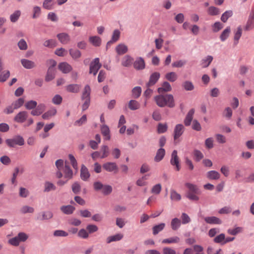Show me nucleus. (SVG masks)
Masks as SVG:
<instances>
[{
    "instance_id": "obj_14",
    "label": "nucleus",
    "mask_w": 254,
    "mask_h": 254,
    "mask_svg": "<svg viewBox=\"0 0 254 254\" xmlns=\"http://www.w3.org/2000/svg\"><path fill=\"white\" fill-rule=\"evenodd\" d=\"M133 67L136 70H142L145 67L144 60L141 57H138L133 63Z\"/></svg>"
},
{
    "instance_id": "obj_49",
    "label": "nucleus",
    "mask_w": 254,
    "mask_h": 254,
    "mask_svg": "<svg viewBox=\"0 0 254 254\" xmlns=\"http://www.w3.org/2000/svg\"><path fill=\"white\" fill-rule=\"evenodd\" d=\"M213 57L211 56H207L203 59L201 61V64L203 67H207L210 64L213 60Z\"/></svg>"
},
{
    "instance_id": "obj_28",
    "label": "nucleus",
    "mask_w": 254,
    "mask_h": 254,
    "mask_svg": "<svg viewBox=\"0 0 254 254\" xmlns=\"http://www.w3.org/2000/svg\"><path fill=\"white\" fill-rule=\"evenodd\" d=\"M185 186L189 190L188 192L196 193L198 194H200L201 191L195 185L187 183L185 184Z\"/></svg>"
},
{
    "instance_id": "obj_39",
    "label": "nucleus",
    "mask_w": 254,
    "mask_h": 254,
    "mask_svg": "<svg viewBox=\"0 0 254 254\" xmlns=\"http://www.w3.org/2000/svg\"><path fill=\"white\" fill-rule=\"evenodd\" d=\"M57 113V110L56 109H52L42 115V118L44 120H49L52 116H55Z\"/></svg>"
},
{
    "instance_id": "obj_47",
    "label": "nucleus",
    "mask_w": 254,
    "mask_h": 254,
    "mask_svg": "<svg viewBox=\"0 0 254 254\" xmlns=\"http://www.w3.org/2000/svg\"><path fill=\"white\" fill-rule=\"evenodd\" d=\"M113 189L111 186L105 184L101 192L104 195H108L112 192Z\"/></svg>"
},
{
    "instance_id": "obj_44",
    "label": "nucleus",
    "mask_w": 254,
    "mask_h": 254,
    "mask_svg": "<svg viewBox=\"0 0 254 254\" xmlns=\"http://www.w3.org/2000/svg\"><path fill=\"white\" fill-rule=\"evenodd\" d=\"M55 3L54 0H45L43 3V7L46 9H52Z\"/></svg>"
},
{
    "instance_id": "obj_61",
    "label": "nucleus",
    "mask_w": 254,
    "mask_h": 254,
    "mask_svg": "<svg viewBox=\"0 0 254 254\" xmlns=\"http://www.w3.org/2000/svg\"><path fill=\"white\" fill-rule=\"evenodd\" d=\"M242 33V30L240 27H239L237 28V31L235 33L234 35V44L235 45H237L238 43V41L241 38Z\"/></svg>"
},
{
    "instance_id": "obj_54",
    "label": "nucleus",
    "mask_w": 254,
    "mask_h": 254,
    "mask_svg": "<svg viewBox=\"0 0 254 254\" xmlns=\"http://www.w3.org/2000/svg\"><path fill=\"white\" fill-rule=\"evenodd\" d=\"M141 88L140 86H136L132 90V95L133 98H138L141 93Z\"/></svg>"
},
{
    "instance_id": "obj_62",
    "label": "nucleus",
    "mask_w": 254,
    "mask_h": 254,
    "mask_svg": "<svg viewBox=\"0 0 254 254\" xmlns=\"http://www.w3.org/2000/svg\"><path fill=\"white\" fill-rule=\"evenodd\" d=\"M193 155L194 157V159H195V161L197 162L199 161L204 157L203 154L202 153V152L197 149H195L193 151Z\"/></svg>"
},
{
    "instance_id": "obj_5",
    "label": "nucleus",
    "mask_w": 254,
    "mask_h": 254,
    "mask_svg": "<svg viewBox=\"0 0 254 254\" xmlns=\"http://www.w3.org/2000/svg\"><path fill=\"white\" fill-rule=\"evenodd\" d=\"M102 66L101 64L99 62V59L96 58L91 62L89 67V73L96 75L99 69Z\"/></svg>"
},
{
    "instance_id": "obj_10",
    "label": "nucleus",
    "mask_w": 254,
    "mask_h": 254,
    "mask_svg": "<svg viewBox=\"0 0 254 254\" xmlns=\"http://www.w3.org/2000/svg\"><path fill=\"white\" fill-rule=\"evenodd\" d=\"M28 113L26 111L19 112L14 118V121L18 123H23L28 118Z\"/></svg>"
},
{
    "instance_id": "obj_13",
    "label": "nucleus",
    "mask_w": 254,
    "mask_h": 254,
    "mask_svg": "<svg viewBox=\"0 0 254 254\" xmlns=\"http://www.w3.org/2000/svg\"><path fill=\"white\" fill-rule=\"evenodd\" d=\"M80 178L84 181H87L90 177V174L87 168L82 164L80 169Z\"/></svg>"
},
{
    "instance_id": "obj_58",
    "label": "nucleus",
    "mask_w": 254,
    "mask_h": 254,
    "mask_svg": "<svg viewBox=\"0 0 254 254\" xmlns=\"http://www.w3.org/2000/svg\"><path fill=\"white\" fill-rule=\"evenodd\" d=\"M233 15V12L232 10H227L223 13L221 16V20L223 22H226L228 19L231 17Z\"/></svg>"
},
{
    "instance_id": "obj_6",
    "label": "nucleus",
    "mask_w": 254,
    "mask_h": 254,
    "mask_svg": "<svg viewBox=\"0 0 254 254\" xmlns=\"http://www.w3.org/2000/svg\"><path fill=\"white\" fill-rule=\"evenodd\" d=\"M62 170L63 173L64 179L69 180L73 178V171L66 161L65 162L64 167L62 169Z\"/></svg>"
},
{
    "instance_id": "obj_11",
    "label": "nucleus",
    "mask_w": 254,
    "mask_h": 254,
    "mask_svg": "<svg viewBox=\"0 0 254 254\" xmlns=\"http://www.w3.org/2000/svg\"><path fill=\"white\" fill-rule=\"evenodd\" d=\"M57 37L60 43L64 45L68 44L71 40L70 36L65 32H62L57 34Z\"/></svg>"
},
{
    "instance_id": "obj_37",
    "label": "nucleus",
    "mask_w": 254,
    "mask_h": 254,
    "mask_svg": "<svg viewBox=\"0 0 254 254\" xmlns=\"http://www.w3.org/2000/svg\"><path fill=\"white\" fill-rule=\"evenodd\" d=\"M89 40L93 46L96 47L99 46L101 43V38L97 36L90 37Z\"/></svg>"
},
{
    "instance_id": "obj_33",
    "label": "nucleus",
    "mask_w": 254,
    "mask_h": 254,
    "mask_svg": "<svg viewBox=\"0 0 254 254\" xmlns=\"http://www.w3.org/2000/svg\"><path fill=\"white\" fill-rule=\"evenodd\" d=\"M45 105L43 104L39 105L35 109L33 110L31 112V115L33 116H39L41 115L45 110Z\"/></svg>"
},
{
    "instance_id": "obj_7",
    "label": "nucleus",
    "mask_w": 254,
    "mask_h": 254,
    "mask_svg": "<svg viewBox=\"0 0 254 254\" xmlns=\"http://www.w3.org/2000/svg\"><path fill=\"white\" fill-rule=\"evenodd\" d=\"M103 168L108 172L117 173L118 171V167L115 162H108L103 165Z\"/></svg>"
},
{
    "instance_id": "obj_17",
    "label": "nucleus",
    "mask_w": 254,
    "mask_h": 254,
    "mask_svg": "<svg viewBox=\"0 0 254 254\" xmlns=\"http://www.w3.org/2000/svg\"><path fill=\"white\" fill-rule=\"evenodd\" d=\"M59 69L64 73H69L71 71V66L66 62L61 63L59 64Z\"/></svg>"
},
{
    "instance_id": "obj_3",
    "label": "nucleus",
    "mask_w": 254,
    "mask_h": 254,
    "mask_svg": "<svg viewBox=\"0 0 254 254\" xmlns=\"http://www.w3.org/2000/svg\"><path fill=\"white\" fill-rule=\"evenodd\" d=\"M28 235L24 232H19L17 236L8 240V243L11 246L17 247L20 242H24L28 239Z\"/></svg>"
},
{
    "instance_id": "obj_42",
    "label": "nucleus",
    "mask_w": 254,
    "mask_h": 254,
    "mask_svg": "<svg viewBox=\"0 0 254 254\" xmlns=\"http://www.w3.org/2000/svg\"><path fill=\"white\" fill-rule=\"evenodd\" d=\"M56 190V187L54 184L50 182H46L44 184V192H49L51 190Z\"/></svg>"
},
{
    "instance_id": "obj_52",
    "label": "nucleus",
    "mask_w": 254,
    "mask_h": 254,
    "mask_svg": "<svg viewBox=\"0 0 254 254\" xmlns=\"http://www.w3.org/2000/svg\"><path fill=\"white\" fill-rule=\"evenodd\" d=\"M68 158L73 168L77 172L78 171V164L74 156L71 154L68 155Z\"/></svg>"
},
{
    "instance_id": "obj_22",
    "label": "nucleus",
    "mask_w": 254,
    "mask_h": 254,
    "mask_svg": "<svg viewBox=\"0 0 254 254\" xmlns=\"http://www.w3.org/2000/svg\"><path fill=\"white\" fill-rule=\"evenodd\" d=\"M194 113V109H190L189 112L188 113L185 120H184V124L186 126H189L193 119V116Z\"/></svg>"
},
{
    "instance_id": "obj_45",
    "label": "nucleus",
    "mask_w": 254,
    "mask_h": 254,
    "mask_svg": "<svg viewBox=\"0 0 254 254\" xmlns=\"http://www.w3.org/2000/svg\"><path fill=\"white\" fill-rule=\"evenodd\" d=\"M208 14L211 16L217 15L220 14V9L215 6H210L207 10Z\"/></svg>"
},
{
    "instance_id": "obj_8",
    "label": "nucleus",
    "mask_w": 254,
    "mask_h": 254,
    "mask_svg": "<svg viewBox=\"0 0 254 254\" xmlns=\"http://www.w3.org/2000/svg\"><path fill=\"white\" fill-rule=\"evenodd\" d=\"M177 151L176 150H174L171 154V158L170 160V163L173 166H175L176 170L177 171H179L180 170L181 167L180 165V161L179 158L177 155Z\"/></svg>"
},
{
    "instance_id": "obj_23",
    "label": "nucleus",
    "mask_w": 254,
    "mask_h": 254,
    "mask_svg": "<svg viewBox=\"0 0 254 254\" xmlns=\"http://www.w3.org/2000/svg\"><path fill=\"white\" fill-rule=\"evenodd\" d=\"M53 216V214L51 211H45L41 213V217L38 216L37 220L41 221L48 220L51 219Z\"/></svg>"
},
{
    "instance_id": "obj_18",
    "label": "nucleus",
    "mask_w": 254,
    "mask_h": 254,
    "mask_svg": "<svg viewBox=\"0 0 254 254\" xmlns=\"http://www.w3.org/2000/svg\"><path fill=\"white\" fill-rule=\"evenodd\" d=\"M172 90V87L171 84L167 81H164L162 83V86L159 87L157 91L159 93L161 94L163 92H169Z\"/></svg>"
},
{
    "instance_id": "obj_43",
    "label": "nucleus",
    "mask_w": 254,
    "mask_h": 254,
    "mask_svg": "<svg viewBox=\"0 0 254 254\" xmlns=\"http://www.w3.org/2000/svg\"><path fill=\"white\" fill-rule=\"evenodd\" d=\"M165 78L168 81L173 82L177 79L178 75L175 72H170L166 74Z\"/></svg>"
},
{
    "instance_id": "obj_29",
    "label": "nucleus",
    "mask_w": 254,
    "mask_h": 254,
    "mask_svg": "<svg viewBox=\"0 0 254 254\" xmlns=\"http://www.w3.org/2000/svg\"><path fill=\"white\" fill-rule=\"evenodd\" d=\"M165 154V150L164 149L162 148H160L159 149L157 152L156 154L154 157V161L155 162H158L163 159Z\"/></svg>"
},
{
    "instance_id": "obj_57",
    "label": "nucleus",
    "mask_w": 254,
    "mask_h": 254,
    "mask_svg": "<svg viewBox=\"0 0 254 254\" xmlns=\"http://www.w3.org/2000/svg\"><path fill=\"white\" fill-rule=\"evenodd\" d=\"M24 103V99L23 98H19L12 103L14 109H17L21 107Z\"/></svg>"
},
{
    "instance_id": "obj_30",
    "label": "nucleus",
    "mask_w": 254,
    "mask_h": 254,
    "mask_svg": "<svg viewBox=\"0 0 254 254\" xmlns=\"http://www.w3.org/2000/svg\"><path fill=\"white\" fill-rule=\"evenodd\" d=\"M101 130L103 135L105 137V139L110 140V135L109 127L106 125H103L101 127Z\"/></svg>"
},
{
    "instance_id": "obj_59",
    "label": "nucleus",
    "mask_w": 254,
    "mask_h": 254,
    "mask_svg": "<svg viewBox=\"0 0 254 254\" xmlns=\"http://www.w3.org/2000/svg\"><path fill=\"white\" fill-rule=\"evenodd\" d=\"M120 35H121V32L119 31V30L115 29L114 30L113 32V34L112 35V38H111V40H112V41L115 43L119 40V39H120Z\"/></svg>"
},
{
    "instance_id": "obj_9",
    "label": "nucleus",
    "mask_w": 254,
    "mask_h": 254,
    "mask_svg": "<svg viewBox=\"0 0 254 254\" xmlns=\"http://www.w3.org/2000/svg\"><path fill=\"white\" fill-rule=\"evenodd\" d=\"M185 127L182 124H177L174 129V139L175 140L178 139L184 133Z\"/></svg>"
},
{
    "instance_id": "obj_2",
    "label": "nucleus",
    "mask_w": 254,
    "mask_h": 254,
    "mask_svg": "<svg viewBox=\"0 0 254 254\" xmlns=\"http://www.w3.org/2000/svg\"><path fill=\"white\" fill-rule=\"evenodd\" d=\"M90 92H91V88L88 85H86L84 88V90L83 91L81 99L83 101L82 108V111H84L87 110L90 103Z\"/></svg>"
},
{
    "instance_id": "obj_63",
    "label": "nucleus",
    "mask_w": 254,
    "mask_h": 254,
    "mask_svg": "<svg viewBox=\"0 0 254 254\" xmlns=\"http://www.w3.org/2000/svg\"><path fill=\"white\" fill-rule=\"evenodd\" d=\"M72 190L74 194H78L81 190V186L77 182H74L71 187Z\"/></svg>"
},
{
    "instance_id": "obj_55",
    "label": "nucleus",
    "mask_w": 254,
    "mask_h": 254,
    "mask_svg": "<svg viewBox=\"0 0 254 254\" xmlns=\"http://www.w3.org/2000/svg\"><path fill=\"white\" fill-rule=\"evenodd\" d=\"M43 45L46 47L53 48L57 46V42L54 39L47 40L44 42Z\"/></svg>"
},
{
    "instance_id": "obj_24",
    "label": "nucleus",
    "mask_w": 254,
    "mask_h": 254,
    "mask_svg": "<svg viewBox=\"0 0 254 254\" xmlns=\"http://www.w3.org/2000/svg\"><path fill=\"white\" fill-rule=\"evenodd\" d=\"M55 68L49 67L45 77V80L48 82L53 80L55 77Z\"/></svg>"
},
{
    "instance_id": "obj_40",
    "label": "nucleus",
    "mask_w": 254,
    "mask_h": 254,
    "mask_svg": "<svg viewBox=\"0 0 254 254\" xmlns=\"http://www.w3.org/2000/svg\"><path fill=\"white\" fill-rule=\"evenodd\" d=\"M165 226V224L164 223H162L158 225H155L152 228L153 235H156L157 234H158L160 232H161L164 229Z\"/></svg>"
},
{
    "instance_id": "obj_1",
    "label": "nucleus",
    "mask_w": 254,
    "mask_h": 254,
    "mask_svg": "<svg viewBox=\"0 0 254 254\" xmlns=\"http://www.w3.org/2000/svg\"><path fill=\"white\" fill-rule=\"evenodd\" d=\"M154 101L160 107L168 106L173 108L175 106L174 97L172 94L159 95L154 97Z\"/></svg>"
},
{
    "instance_id": "obj_64",
    "label": "nucleus",
    "mask_w": 254,
    "mask_h": 254,
    "mask_svg": "<svg viewBox=\"0 0 254 254\" xmlns=\"http://www.w3.org/2000/svg\"><path fill=\"white\" fill-rule=\"evenodd\" d=\"M162 190V186L160 184H157L153 186L151 192L155 194H159Z\"/></svg>"
},
{
    "instance_id": "obj_32",
    "label": "nucleus",
    "mask_w": 254,
    "mask_h": 254,
    "mask_svg": "<svg viewBox=\"0 0 254 254\" xmlns=\"http://www.w3.org/2000/svg\"><path fill=\"white\" fill-rule=\"evenodd\" d=\"M206 177L210 180H218L220 178V174L216 171H210L206 174Z\"/></svg>"
},
{
    "instance_id": "obj_60",
    "label": "nucleus",
    "mask_w": 254,
    "mask_h": 254,
    "mask_svg": "<svg viewBox=\"0 0 254 254\" xmlns=\"http://www.w3.org/2000/svg\"><path fill=\"white\" fill-rule=\"evenodd\" d=\"M232 116V110L231 108L227 107L225 109L223 113V116L226 118L227 120H230Z\"/></svg>"
},
{
    "instance_id": "obj_56",
    "label": "nucleus",
    "mask_w": 254,
    "mask_h": 254,
    "mask_svg": "<svg viewBox=\"0 0 254 254\" xmlns=\"http://www.w3.org/2000/svg\"><path fill=\"white\" fill-rule=\"evenodd\" d=\"M10 76V72L9 70H4L0 74V82H5L9 77Z\"/></svg>"
},
{
    "instance_id": "obj_38",
    "label": "nucleus",
    "mask_w": 254,
    "mask_h": 254,
    "mask_svg": "<svg viewBox=\"0 0 254 254\" xmlns=\"http://www.w3.org/2000/svg\"><path fill=\"white\" fill-rule=\"evenodd\" d=\"M181 195L174 190H170V198L173 201H178L181 199Z\"/></svg>"
},
{
    "instance_id": "obj_4",
    "label": "nucleus",
    "mask_w": 254,
    "mask_h": 254,
    "mask_svg": "<svg viewBox=\"0 0 254 254\" xmlns=\"http://www.w3.org/2000/svg\"><path fill=\"white\" fill-rule=\"evenodd\" d=\"M5 142L9 147H14L16 145H23L24 139L20 135H16L11 138L7 139Z\"/></svg>"
},
{
    "instance_id": "obj_35",
    "label": "nucleus",
    "mask_w": 254,
    "mask_h": 254,
    "mask_svg": "<svg viewBox=\"0 0 254 254\" xmlns=\"http://www.w3.org/2000/svg\"><path fill=\"white\" fill-rule=\"evenodd\" d=\"M69 53L72 58L74 60H77L81 56V53L77 49H70Z\"/></svg>"
},
{
    "instance_id": "obj_27",
    "label": "nucleus",
    "mask_w": 254,
    "mask_h": 254,
    "mask_svg": "<svg viewBox=\"0 0 254 254\" xmlns=\"http://www.w3.org/2000/svg\"><path fill=\"white\" fill-rule=\"evenodd\" d=\"M80 85L77 84H71L66 86V90L71 93H77L80 89Z\"/></svg>"
},
{
    "instance_id": "obj_50",
    "label": "nucleus",
    "mask_w": 254,
    "mask_h": 254,
    "mask_svg": "<svg viewBox=\"0 0 254 254\" xmlns=\"http://www.w3.org/2000/svg\"><path fill=\"white\" fill-rule=\"evenodd\" d=\"M20 211L22 214L33 213L34 212V209L32 207L24 205L20 208Z\"/></svg>"
},
{
    "instance_id": "obj_15",
    "label": "nucleus",
    "mask_w": 254,
    "mask_h": 254,
    "mask_svg": "<svg viewBox=\"0 0 254 254\" xmlns=\"http://www.w3.org/2000/svg\"><path fill=\"white\" fill-rule=\"evenodd\" d=\"M254 28V11H252L249 15L248 20L245 27V30L249 31Z\"/></svg>"
},
{
    "instance_id": "obj_31",
    "label": "nucleus",
    "mask_w": 254,
    "mask_h": 254,
    "mask_svg": "<svg viewBox=\"0 0 254 254\" xmlns=\"http://www.w3.org/2000/svg\"><path fill=\"white\" fill-rule=\"evenodd\" d=\"M231 32V28L230 26L227 27L221 33L220 36V40L224 42L229 36Z\"/></svg>"
},
{
    "instance_id": "obj_21",
    "label": "nucleus",
    "mask_w": 254,
    "mask_h": 254,
    "mask_svg": "<svg viewBox=\"0 0 254 254\" xmlns=\"http://www.w3.org/2000/svg\"><path fill=\"white\" fill-rule=\"evenodd\" d=\"M22 66L26 69H32L36 66L35 62L25 59L21 60Z\"/></svg>"
},
{
    "instance_id": "obj_20",
    "label": "nucleus",
    "mask_w": 254,
    "mask_h": 254,
    "mask_svg": "<svg viewBox=\"0 0 254 254\" xmlns=\"http://www.w3.org/2000/svg\"><path fill=\"white\" fill-rule=\"evenodd\" d=\"M133 59L129 55H126L122 60L121 64L124 67H129L131 65Z\"/></svg>"
},
{
    "instance_id": "obj_51",
    "label": "nucleus",
    "mask_w": 254,
    "mask_h": 254,
    "mask_svg": "<svg viewBox=\"0 0 254 254\" xmlns=\"http://www.w3.org/2000/svg\"><path fill=\"white\" fill-rule=\"evenodd\" d=\"M21 15V11L19 10L15 11L10 15V20L12 22H16Z\"/></svg>"
},
{
    "instance_id": "obj_41",
    "label": "nucleus",
    "mask_w": 254,
    "mask_h": 254,
    "mask_svg": "<svg viewBox=\"0 0 254 254\" xmlns=\"http://www.w3.org/2000/svg\"><path fill=\"white\" fill-rule=\"evenodd\" d=\"M182 86L186 91H192L194 88L192 82L189 80L184 81L182 83Z\"/></svg>"
},
{
    "instance_id": "obj_12",
    "label": "nucleus",
    "mask_w": 254,
    "mask_h": 254,
    "mask_svg": "<svg viewBox=\"0 0 254 254\" xmlns=\"http://www.w3.org/2000/svg\"><path fill=\"white\" fill-rule=\"evenodd\" d=\"M160 74L158 72H154L151 74L149 77L148 82L146 83L147 87L154 85L159 80Z\"/></svg>"
},
{
    "instance_id": "obj_26",
    "label": "nucleus",
    "mask_w": 254,
    "mask_h": 254,
    "mask_svg": "<svg viewBox=\"0 0 254 254\" xmlns=\"http://www.w3.org/2000/svg\"><path fill=\"white\" fill-rule=\"evenodd\" d=\"M127 47L124 44H120L116 48V51L119 55H122L127 53Z\"/></svg>"
},
{
    "instance_id": "obj_48",
    "label": "nucleus",
    "mask_w": 254,
    "mask_h": 254,
    "mask_svg": "<svg viewBox=\"0 0 254 254\" xmlns=\"http://www.w3.org/2000/svg\"><path fill=\"white\" fill-rule=\"evenodd\" d=\"M223 27V24L220 22H216L211 25L212 30L216 33L221 30Z\"/></svg>"
},
{
    "instance_id": "obj_36",
    "label": "nucleus",
    "mask_w": 254,
    "mask_h": 254,
    "mask_svg": "<svg viewBox=\"0 0 254 254\" xmlns=\"http://www.w3.org/2000/svg\"><path fill=\"white\" fill-rule=\"evenodd\" d=\"M180 241V238L178 236H174L172 237H170L169 238L165 239L162 240V243L163 244H173V243H178Z\"/></svg>"
},
{
    "instance_id": "obj_34",
    "label": "nucleus",
    "mask_w": 254,
    "mask_h": 254,
    "mask_svg": "<svg viewBox=\"0 0 254 254\" xmlns=\"http://www.w3.org/2000/svg\"><path fill=\"white\" fill-rule=\"evenodd\" d=\"M181 225V221L178 218H173L171 222V227L172 230H178Z\"/></svg>"
},
{
    "instance_id": "obj_19",
    "label": "nucleus",
    "mask_w": 254,
    "mask_h": 254,
    "mask_svg": "<svg viewBox=\"0 0 254 254\" xmlns=\"http://www.w3.org/2000/svg\"><path fill=\"white\" fill-rule=\"evenodd\" d=\"M124 237V235L122 233H118L114 235L109 236L106 239V243L110 244L113 242H117L121 240Z\"/></svg>"
},
{
    "instance_id": "obj_25",
    "label": "nucleus",
    "mask_w": 254,
    "mask_h": 254,
    "mask_svg": "<svg viewBox=\"0 0 254 254\" xmlns=\"http://www.w3.org/2000/svg\"><path fill=\"white\" fill-rule=\"evenodd\" d=\"M75 207L70 205H63L60 207V210L64 214L69 215L72 214L75 210Z\"/></svg>"
},
{
    "instance_id": "obj_16",
    "label": "nucleus",
    "mask_w": 254,
    "mask_h": 254,
    "mask_svg": "<svg viewBox=\"0 0 254 254\" xmlns=\"http://www.w3.org/2000/svg\"><path fill=\"white\" fill-rule=\"evenodd\" d=\"M204 219L205 222L209 224L220 225L222 223V220L220 218L215 216L205 217Z\"/></svg>"
},
{
    "instance_id": "obj_46",
    "label": "nucleus",
    "mask_w": 254,
    "mask_h": 254,
    "mask_svg": "<svg viewBox=\"0 0 254 254\" xmlns=\"http://www.w3.org/2000/svg\"><path fill=\"white\" fill-rule=\"evenodd\" d=\"M140 107V104L136 100H131L128 103V108L131 110L138 109Z\"/></svg>"
},
{
    "instance_id": "obj_53",
    "label": "nucleus",
    "mask_w": 254,
    "mask_h": 254,
    "mask_svg": "<svg viewBox=\"0 0 254 254\" xmlns=\"http://www.w3.org/2000/svg\"><path fill=\"white\" fill-rule=\"evenodd\" d=\"M225 240V235L223 233H221L219 235L217 236L214 238L213 241L215 243L218 244H221V245H224V242Z\"/></svg>"
}]
</instances>
